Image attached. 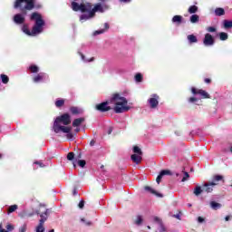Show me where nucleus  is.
Masks as SVG:
<instances>
[{
  "label": "nucleus",
  "instance_id": "obj_1",
  "mask_svg": "<svg viewBox=\"0 0 232 232\" xmlns=\"http://www.w3.org/2000/svg\"><path fill=\"white\" fill-rule=\"evenodd\" d=\"M14 8V10H19L21 12V14L14 15V23H15V24H24V21H26L24 16L28 15V12H32V10H39L43 8V5L35 4V0H15Z\"/></svg>",
  "mask_w": 232,
  "mask_h": 232
},
{
  "label": "nucleus",
  "instance_id": "obj_2",
  "mask_svg": "<svg viewBox=\"0 0 232 232\" xmlns=\"http://www.w3.org/2000/svg\"><path fill=\"white\" fill-rule=\"evenodd\" d=\"M29 19L30 21H34L32 31L28 29V24H24L22 26V32H24L25 35H29L30 37H35V35L43 34V28L45 24L44 19H43V15L38 12H34L30 14Z\"/></svg>",
  "mask_w": 232,
  "mask_h": 232
},
{
  "label": "nucleus",
  "instance_id": "obj_3",
  "mask_svg": "<svg viewBox=\"0 0 232 232\" xmlns=\"http://www.w3.org/2000/svg\"><path fill=\"white\" fill-rule=\"evenodd\" d=\"M111 102H114L115 104L113 108L115 113H124V111H130V107L128 106V100L117 92L112 94Z\"/></svg>",
  "mask_w": 232,
  "mask_h": 232
},
{
  "label": "nucleus",
  "instance_id": "obj_4",
  "mask_svg": "<svg viewBox=\"0 0 232 232\" xmlns=\"http://www.w3.org/2000/svg\"><path fill=\"white\" fill-rule=\"evenodd\" d=\"M71 8L73 10V12H82V14H86V12L89 13V18L92 19L97 13L94 8L92 9V4L91 3H77L75 1L71 3Z\"/></svg>",
  "mask_w": 232,
  "mask_h": 232
},
{
  "label": "nucleus",
  "instance_id": "obj_5",
  "mask_svg": "<svg viewBox=\"0 0 232 232\" xmlns=\"http://www.w3.org/2000/svg\"><path fill=\"white\" fill-rule=\"evenodd\" d=\"M133 153L135 154H132L130 156L132 162H134L135 164H140L142 162V150H140V148H139V146H134Z\"/></svg>",
  "mask_w": 232,
  "mask_h": 232
},
{
  "label": "nucleus",
  "instance_id": "obj_6",
  "mask_svg": "<svg viewBox=\"0 0 232 232\" xmlns=\"http://www.w3.org/2000/svg\"><path fill=\"white\" fill-rule=\"evenodd\" d=\"M63 124V126H68L69 124H72V118L70 117V114L63 113L61 116L57 117L53 122V124Z\"/></svg>",
  "mask_w": 232,
  "mask_h": 232
},
{
  "label": "nucleus",
  "instance_id": "obj_7",
  "mask_svg": "<svg viewBox=\"0 0 232 232\" xmlns=\"http://www.w3.org/2000/svg\"><path fill=\"white\" fill-rule=\"evenodd\" d=\"M110 102H103L102 103H98L95 105V110L97 111H101V113H106V111H110L111 107H110Z\"/></svg>",
  "mask_w": 232,
  "mask_h": 232
},
{
  "label": "nucleus",
  "instance_id": "obj_8",
  "mask_svg": "<svg viewBox=\"0 0 232 232\" xmlns=\"http://www.w3.org/2000/svg\"><path fill=\"white\" fill-rule=\"evenodd\" d=\"M191 92L193 93V95H200L201 99H211V96L209 95V93H208V92L202 89H197L195 87H192Z\"/></svg>",
  "mask_w": 232,
  "mask_h": 232
},
{
  "label": "nucleus",
  "instance_id": "obj_9",
  "mask_svg": "<svg viewBox=\"0 0 232 232\" xmlns=\"http://www.w3.org/2000/svg\"><path fill=\"white\" fill-rule=\"evenodd\" d=\"M53 131L54 133H59L60 131L63 133H70V131H72V127H66L61 124L53 123Z\"/></svg>",
  "mask_w": 232,
  "mask_h": 232
},
{
  "label": "nucleus",
  "instance_id": "obj_10",
  "mask_svg": "<svg viewBox=\"0 0 232 232\" xmlns=\"http://www.w3.org/2000/svg\"><path fill=\"white\" fill-rule=\"evenodd\" d=\"M203 44H205V46H213V44H215V38H213V35H211V34H205V37L203 39Z\"/></svg>",
  "mask_w": 232,
  "mask_h": 232
},
{
  "label": "nucleus",
  "instance_id": "obj_11",
  "mask_svg": "<svg viewBox=\"0 0 232 232\" xmlns=\"http://www.w3.org/2000/svg\"><path fill=\"white\" fill-rule=\"evenodd\" d=\"M159 99H160V97L157 94H153L152 98H150L148 100L149 104H150V108H152V110H155V108H157V106H159Z\"/></svg>",
  "mask_w": 232,
  "mask_h": 232
},
{
  "label": "nucleus",
  "instance_id": "obj_12",
  "mask_svg": "<svg viewBox=\"0 0 232 232\" xmlns=\"http://www.w3.org/2000/svg\"><path fill=\"white\" fill-rule=\"evenodd\" d=\"M218 183H215V182L205 183L203 185V190L206 191V193H212L213 188H215V186H218Z\"/></svg>",
  "mask_w": 232,
  "mask_h": 232
},
{
  "label": "nucleus",
  "instance_id": "obj_13",
  "mask_svg": "<svg viewBox=\"0 0 232 232\" xmlns=\"http://www.w3.org/2000/svg\"><path fill=\"white\" fill-rule=\"evenodd\" d=\"M93 9L100 14H104L105 10H108V5L98 3L94 5Z\"/></svg>",
  "mask_w": 232,
  "mask_h": 232
},
{
  "label": "nucleus",
  "instance_id": "obj_14",
  "mask_svg": "<svg viewBox=\"0 0 232 232\" xmlns=\"http://www.w3.org/2000/svg\"><path fill=\"white\" fill-rule=\"evenodd\" d=\"M164 175H171V171L167 169L161 170L156 179L157 184H160V180H162Z\"/></svg>",
  "mask_w": 232,
  "mask_h": 232
},
{
  "label": "nucleus",
  "instance_id": "obj_15",
  "mask_svg": "<svg viewBox=\"0 0 232 232\" xmlns=\"http://www.w3.org/2000/svg\"><path fill=\"white\" fill-rule=\"evenodd\" d=\"M145 191H148V193H151V195H155L156 197H160L162 198V194L157 192L155 189L151 188L150 186H145L144 187Z\"/></svg>",
  "mask_w": 232,
  "mask_h": 232
},
{
  "label": "nucleus",
  "instance_id": "obj_16",
  "mask_svg": "<svg viewBox=\"0 0 232 232\" xmlns=\"http://www.w3.org/2000/svg\"><path fill=\"white\" fill-rule=\"evenodd\" d=\"M47 77L46 73L40 72L36 76L33 78L34 82H41L42 81H44V78Z\"/></svg>",
  "mask_w": 232,
  "mask_h": 232
},
{
  "label": "nucleus",
  "instance_id": "obj_17",
  "mask_svg": "<svg viewBox=\"0 0 232 232\" xmlns=\"http://www.w3.org/2000/svg\"><path fill=\"white\" fill-rule=\"evenodd\" d=\"M47 215H48V210H45L44 213H42L40 215L41 219L39 220L38 226L44 227L45 220H48Z\"/></svg>",
  "mask_w": 232,
  "mask_h": 232
},
{
  "label": "nucleus",
  "instance_id": "obj_18",
  "mask_svg": "<svg viewBox=\"0 0 232 232\" xmlns=\"http://www.w3.org/2000/svg\"><path fill=\"white\" fill-rule=\"evenodd\" d=\"M220 180H222V182H226V180L224 179V176L214 175L211 182H214V184H218V182H220Z\"/></svg>",
  "mask_w": 232,
  "mask_h": 232
},
{
  "label": "nucleus",
  "instance_id": "obj_19",
  "mask_svg": "<svg viewBox=\"0 0 232 232\" xmlns=\"http://www.w3.org/2000/svg\"><path fill=\"white\" fill-rule=\"evenodd\" d=\"M84 118H77L74 119L72 121V127L73 128H78V126H81L82 124V122H84Z\"/></svg>",
  "mask_w": 232,
  "mask_h": 232
},
{
  "label": "nucleus",
  "instance_id": "obj_20",
  "mask_svg": "<svg viewBox=\"0 0 232 232\" xmlns=\"http://www.w3.org/2000/svg\"><path fill=\"white\" fill-rule=\"evenodd\" d=\"M214 13L215 15H217L218 17H222V15H226V10H224V8L222 7L216 8Z\"/></svg>",
  "mask_w": 232,
  "mask_h": 232
},
{
  "label": "nucleus",
  "instance_id": "obj_21",
  "mask_svg": "<svg viewBox=\"0 0 232 232\" xmlns=\"http://www.w3.org/2000/svg\"><path fill=\"white\" fill-rule=\"evenodd\" d=\"M210 208L217 211V209H220V208H222V204L217 203V201H211Z\"/></svg>",
  "mask_w": 232,
  "mask_h": 232
},
{
  "label": "nucleus",
  "instance_id": "obj_22",
  "mask_svg": "<svg viewBox=\"0 0 232 232\" xmlns=\"http://www.w3.org/2000/svg\"><path fill=\"white\" fill-rule=\"evenodd\" d=\"M70 111L72 115H80L81 109L79 107H71Z\"/></svg>",
  "mask_w": 232,
  "mask_h": 232
},
{
  "label": "nucleus",
  "instance_id": "obj_23",
  "mask_svg": "<svg viewBox=\"0 0 232 232\" xmlns=\"http://www.w3.org/2000/svg\"><path fill=\"white\" fill-rule=\"evenodd\" d=\"M172 23H177L178 24H182V15H174L172 18Z\"/></svg>",
  "mask_w": 232,
  "mask_h": 232
},
{
  "label": "nucleus",
  "instance_id": "obj_24",
  "mask_svg": "<svg viewBox=\"0 0 232 232\" xmlns=\"http://www.w3.org/2000/svg\"><path fill=\"white\" fill-rule=\"evenodd\" d=\"M202 191H204V189H202L201 186H196V188H194V195H196V197H198L199 195H201Z\"/></svg>",
  "mask_w": 232,
  "mask_h": 232
},
{
  "label": "nucleus",
  "instance_id": "obj_25",
  "mask_svg": "<svg viewBox=\"0 0 232 232\" xmlns=\"http://www.w3.org/2000/svg\"><path fill=\"white\" fill-rule=\"evenodd\" d=\"M188 41L190 44L198 43V39H197V36H195L194 34L188 35Z\"/></svg>",
  "mask_w": 232,
  "mask_h": 232
},
{
  "label": "nucleus",
  "instance_id": "obj_26",
  "mask_svg": "<svg viewBox=\"0 0 232 232\" xmlns=\"http://www.w3.org/2000/svg\"><path fill=\"white\" fill-rule=\"evenodd\" d=\"M188 14H197L198 12V6L191 5L188 7Z\"/></svg>",
  "mask_w": 232,
  "mask_h": 232
},
{
  "label": "nucleus",
  "instance_id": "obj_27",
  "mask_svg": "<svg viewBox=\"0 0 232 232\" xmlns=\"http://www.w3.org/2000/svg\"><path fill=\"white\" fill-rule=\"evenodd\" d=\"M198 21H200V16H198V14H192L190 16V23H198Z\"/></svg>",
  "mask_w": 232,
  "mask_h": 232
},
{
  "label": "nucleus",
  "instance_id": "obj_28",
  "mask_svg": "<svg viewBox=\"0 0 232 232\" xmlns=\"http://www.w3.org/2000/svg\"><path fill=\"white\" fill-rule=\"evenodd\" d=\"M79 55H81L82 61H83L84 63H93V61H95L94 57H92L91 59L86 60V56H84L82 53H79Z\"/></svg>",
  "mask_w": 232,
  "mask_h": 232
},
{
  "label": "nucleus",
  "instance_id": "obj_29",
  "mask_svg": "<svg viewBox=\"0 0 232 232\" xmlns=\"http://www.w3.org/2000/svg\"><path fill=\"white\" fill-rule=\"evenodd\" d=\"M0 77L2 79L3 84H8V82H10V78H8L6 74H1Z\"/></svg>",
  "mask_w": 232,
  "mask_h": 232
},
{
  "label": "nucleus",
  "instance_id": "obj_30",
  "mask_svg": "<svg viewBox=\"0 0 232 232\" xmlns=\"http://www.w3.org/2000/svg\"><path fill=\"white\" fill-rule=\"evenodd\" d=\"M223 24H224V28H226L227 30L229 28H232V21L224 20Z\"/></svg>",
  "mask_w": 232,
  "mask_h": 232
},
{
  "label": "nucleus",
  "instance_id": "obj_31",
  "mask_svg": "<svg viewBox=\"0 0 232 232\" xmlns=\"http://www.w3.org/2000/svg\"><path fill=\"white\" fill-rule=\"evenodd\" d=\"M29 70L31 73H38L39 72V67L37 65H31L29 67Z\"/></svg>",
  "mask_w": 232,
  "mask_h": 232
},
{
  "label": "nucleus",
  "instance_id": "obj_32",
  "mask_svg": "<svg viewBox=\"0 0 232 232\" xmlns=\"http://www.w3.org/2000/svg\"><path fill=\"white\" fill-rule=\"evenodd\" d=\"M228 35L227 33L221 32L219 33L220 41H227Z\"/></svg>",
  "mask_w": 232,
  "mask_h": 232
},
{
  "label": "nucleus",
  "instance_id": "obj_33",
  "mask_svg": "<svg viewBox=\"0 0 232 232\" xmlns=\"http://www.w3.org/2000/svg\"><path fill=\"white\" fill-rule=\"evenodd\" d=\"M55 106H56V108H62V106H64V100L63 99L57 100L55 102Z\"/></svg>",
  "mask_w": 232,
  "mask_h": 232
},
{
  "label": "nucleus",
  "instance_id": "obj_34",
  "mask_svg": "<svg viewBox=\"0 0 232 232\" xmlns=\"http://www.w3.org/2000/svg\"><path fill=\"white\" fill-rule=\"evenodd\" d=\"M16 209H17V205L10 206L7 210L8 215H10V213H14V211H16Z\"/></svg>",
  "mask_w": 232,
  "mask_h": 232
},
{
  "label": "nucleus",
  "instance_id": "obj_35",
  "mask_svg": "<svg viewBox=\"0 0 232 232\" xmlns=\"http://www.w3.org/2000/svg\"><path fill=\"white\" fill-rule=\"evenodd\" d=\"M142 216H138L136 220L134 221V224H136V226H140V224H142Z\"/></svg>",
  "mask_w": 232,
  "mask_h": 232
},
{
  "label": "nucleus",
  "instance_id": "obj_36",
  "mask_svg": "<svg viewBox=\"0 0 232 232\" xmlns=\"http://www.w3.org/2000/svg\"><path fill=\"white\" fill-rule=\"evenodd\" d=\"M135 81L136 82H142V74L140 72L135 75Z\"/></svg>",
  "mask_w": 232,
  "mask_h": 232
},
{
  "label": "nucleus",
  "instance_id": "obj_37",
  "mask_svg": "<svg viewBox=\"0 0 232 232\" xmlns=\"http://www.w3.org/2000/svg\"><path fill=\"white\" fill-rule=\"evenodd\" d=\"M75 159V153L73 152H69L67 154V160H73Z\"/></svg>",
  "mask_w": 232,
  "mask_h": 232
},
{
  "label": "nucleus",
  "instance_id": "obj_38",
  "mask_svg": "<svg viewBox=\"0 0 232 232\" xmlns=\"http://www.w3.org/2000/svg\"><path fill=\"white\" fill-rule=\"evenodd\" d=\"M5 228H6V231L10 232V231H14V229H15V227H14V225L12 224H7Z\"/></svg>",
  "mask_w": 232,
  "mask_h": 232
},
{
  "label": "nucleus",
  "instance_id": "obj_39",
  "mask_svg": "<svg viewBox=\"0 0 232 232\" xmlns=\"http://www.w3.org/2000/svg\"><path fill=\"white\" fill-rule=\"evenodd\" d=\"M188 102H190L191 104H196L198 102V99L195 98V97H190L188 98Z\"/></svg>",
  "mask_w": 232,
  "mask_h": 232
},
{
  "label": "nucleus",
  "instance_id": "obj_40",
  "mask_svg": "<svg viewBox=\"0 0 232 232\" xmlns=\"http://www.w3.org/2000/svg\"><path fill=\"white\" fill-rule=\"evenodd\" d=\"M90 19L89 14H81L80 21H88Z\"/></svg>",
  "mask_w": 232,
  "mask_h": 232
},
{
  "label": "nucleus",
  "instance_id": "obj_41",
  "mask_svg": "<svg viewBox=\"0 0 232 232\" xmlns=\"http://www.w3.org/2000/svg\"><path fill=\"white\" fill-rule=\"evenodd\" d=\"M78 165L80 166V168H84L86 166V160H78Z\"/></svg>",
  "mask_w": 232,
  "mask_h": 232
},
{
  "label": "nucleus",
  "instance_id": "obj_42",
  "mask_svg": "<svg viewBox=\"0 0 232 232\" xmlns=\"http://www.w3.org/2000/svg\"><path fill=\"white\" fill-rule=\"evenodd\" d=\"M26 229H28V227L26 224H24L21 226V227L19 228V232H26Z\"/></svg>",
  "mask_w": 232,
  "mask_h": 232
},
{
  "label": "nucleus",
  "instance_id": "obj_43",
  "mask_svg": "<svg viewBox=\"0 0 232 232\" xmlns=\"http://www.w3.org/2000/svg\"><path fill=\"white\" fill-rule=\"evenodd\" d=\"M189 179V173L184 172V177L181 179V182H186Z\"/></svg>",
  "mask_w": 232,
  "mask_h": 232
},
{
  "label": "nucleus",
  "instance_id": "obj_44",
  "mask_svg": "<svg viewBox=\"0 0 232 232\" xmlns=\"http://www.w3.org/2000/svg\"><path fill=\"white\" fill-rule=\"evenodd\" d=\"M207 32L213 34V33L217 32V28L214 26H209L207 28Z\"/></svg>",
  "mask_w": 232,
  "mask_h": 232
},
{
  "label": "nucleus",
  "instance_id": "obj_45",
  "mask_svg": "<svg viewBox=\"0 0 232 232\" xmlns=\"http://www.w3.org/2000/svg\"><path fill=\"white\" fill-rule=\"evenodd\" d=\"M104 32H105L104 29H101V30L95 31L93 33V35H101V34H104Z\"/></svg>",
  "mask_w": 232,
  "mask_h": 232
},
{
  "label": "nucleus",
  "instance_id": "obj_46",
  "mask_svg": "<svg viewBox=\"0 0 232 232\" xmlns=\"http://www.w3.org/2000/svg\"><path fill=\"white\" fill-rule=\"evenodd\" d=\"M154 222H157L160 226L162 225V219L159 217H154Z\"/></svg>",
  "mask_w": 232,
  "mask_h": 232
},
{
  "label": "nucleus",
  "instance_id": "obj_47",
  "mask_svg": "<svg viewBox=\"0 0 232 232\" xmlns=\"http://www.w3.org/2000/svg\"><path fill=\"white\" fill-rule=\"evenodd\" d=\"M36 232H44V227L37 226L36 227Z\"/></svg>",
  "mask_w": 232,
  "mask_h": 232
},
{
  "label": "nucleus",
  "instance_id": "obj_48",
  "mask_svg": "<svg viewBox=\"0 0 232 232\" xmlns=\"http://www.w3.org/2000/svg\"><path fill=\"white\" fill-rule=\"evenodd\" d=\"M78 208H79L80 209H82V208H84V200L82 199V200L79 202Z\"/></svg>",
  "mask_w": 232,
  "mask_h": 232
},
{
  "label": "nucleus",
  "instance_id": "obj_49",
  "mask_svg": "<svg viewBox=\"0 0 232 232\" xmlns=\"http://www.w3.org/2000/svg\"><path fill=\"white\" fill-rule=\"evenodd\" d=\"M160 232H165L166 231V227H164V223H161V225H160Z\"/></svg>",
  "mask_w": 232,
  "mask_h": 232
},
{
  "label": "nucleus",
  "instance_id": "obj_50",
  "mask_svg": "<svg viewBox=\"0 0 232 232\" xmlns=\"http://www.w3.org/2000/svg\"><path fill=\"white\" fill-rule=\"evenodd\" d=\"M204 82H206V84H211V79L210 78H205Z\"/></svg>",
  "mask_w": 232,
  "mask_h": 232
},
{
  "label": "nucleus",
  "instance_id": "obj_51",
  "mask_svg": "<svg viewBox=\"0 0 232 232\" xmlns=\"http://www.w3.org/2000/svg\"><path fill=\"white\" fill-rule=\"evenodd\" d=\"M67 139H73V134L72 132L67 133Z\"/></svg>",
  "mask_w": 232,
  "mask_h": 232
},
{
  "label": "nucleus",
  "instance_id": "obj_52",
  "mask_svg": "<svg viewBox=\"0 0 232 232\" xmlns=\"http://www.w3.org/2000/svg\"><path fill=\"white\" fill-rule=\"evenodd\" d=\"M198 221L200 224H202V222H204V218L198 217Z\"/></svg>",
  "mask_w": 232,
  "mask_h": 232
},
{
  "label": "nucleus",
  "instance_id": "obj_53",
  "mask_svg": "<svg viewBox=\"0 0 232 232\" xmlns=\"http://www.w3.org/2000/svg\"><path fill=\"white\" fill-rule=\"evenodd\" d=\"M120 3H131V0H120Z\"/></svg>",
  "mask_w": 232,
  "mask_h": 232
},
{
  "label": "nucleus",
  "instance_id": "obj_54",
  "mask_svg": "<svg viewBox=\"0 0 232 232\" xmlns=\"http://www.w3.org/2000/svg\"><path fill=\"white\" fill-rule=\"evenodd\" d=\"M104 28H105V30H108L110 28V24H108V23H105L104 24Z\"/></svg>",
  "mask_w": 232,
  "mask_h": 232
},
{
  "label": "nucleus",
  "instance_id": "obj_55",
  "mask_svg": "<svg viewBox=\"0 0 232 232\" xmlns=\"http://www.w3.org/2000/svg\"><path fill=\"white\" fill-rule=\"evenodd\" d=\"M90 146H95V140H91Z\"/></svg>",
  "mask_w": 232,
  "mask_h": 232
},
{
  "label": "nucleus",
  "instance_id": "obj_56",
  "mask_svg": "<svg viewBox=\"0 0 232 232\" xmlns=\"http://www.w3.org/2000/svg\"><path fill=\"white\" fill-rule=\"evenodd\" d=\"M34 164H38V166H40V168H43V163L42 162H39V161H36V162H34Z\"/></svg>",
  "mask_w": 232,
  "mask_h": 232
},
{
  "label": "nucleus",
  "instance_id": "obj_57",
  "mask_svg": "<svg viewBox=\"0 0 232 232\" xmlns=\"http://www.w3.org/2000/svg\"><path fill=\"white\" fill-rule=\"evenodd\" d=\"M72 195L75 197V195H77V188H73L72 190Z\"/></svg>",
  "mask_w": 232,
  "mask_h": 232
},
{
  "label": "nucleus",
  "instance_id": "obj_58",
  "mask_svg": "<svg viewBox=\"0 0 232 232\" xmlns=\"http://www.w3.org/2000/svg\"><path fill=\"white\" fill-rule=\"evenodd\" d=\"M77 159H82V153L79 152Z\"/></svg>",
  "mask_w": 232,
  "mask_h": 232
},
{
  "label": "nucleus",
  "instance_id": "obj_59",
  "mask_svg": "<svg viewBox=\"0 0 232 232\" xmlns=\"http://www.w3.org/2000/svg\"><path fill=\"white\" fill-rule=\"evenodd\" d=\"M229 218H231V217H230V216H227V217L225 218L226 222H228Z\"/></svg>",
  "mask_w": 232,
  "mask_h": 232
},
{
  "label": "nucleus",
  "instance_id": "obj_60",
  "mask_svg": "<svg viewBox=\"0 0 232 232\" xmlns=\"http://www.w3.org/2000/svg\"><path fill=\"white\" fill-rule=\"evenodd\" d=\"M35 214H36V215H41V210H36V211H35Z\"/></svg>",
  "mask_w": 232,
  "mask_h": 232
},
{
  "label": "nucleus",
  "instance_id": "obj_61",
  "mask_svg": "<svg viewBox=\"0 0 232 232\" xmlns=\"http://www.w3.org/2000/svg\"><path fill=\"white\" fill-rule=\"evenodd\" d=\"M112 131H113V130H111V129L109 130L108 134L111 135Z\"/></svg>",
  "mask_w": 232,
  "mask_h": 232
},
{
  "label": "nucleus",
  "instance_id": "obj_62",
  "mask_svg": "<svg viewBox=\"0 0 232 232\" xmlns=\"http://www.w3.org/2000/svg\"><path fill=\"white\" fill-rule=\"evenodd\" d=\"M78 131H81V129H76V132L78 133Z\"/></svg>",
  "mask_w": 232,
  "mask_h": 232
},
{
  "label": "nucleus",
  "instance_id": "obj_63",
  "mask_svg": "<svg viewBox=\"0 0 232 232\" xmlns=\"http://www.w3.org/2000/svg\"><path fill=\"white\" fill-rule=\"evenodd\" d=\"M49 232H55V230L54 229H51Z\"/></svg>",
  "mask_w": 232,
  "mask_h": 232
},
{
  "label": "nucleus",
  "instance_id": "obj_64",
  "mask_svg": "<svg viewBox=\"0 0 232 232\" xmlns=\"http://www.w3.org/2000/svg\"><path fill=\"white\" fill-rule=\"evenodd\" d=\"M230 152L232 153V147H230Z\"/></svg>",
  "mask_w": 232,
  "mask_h": 232
}]
</instances>
